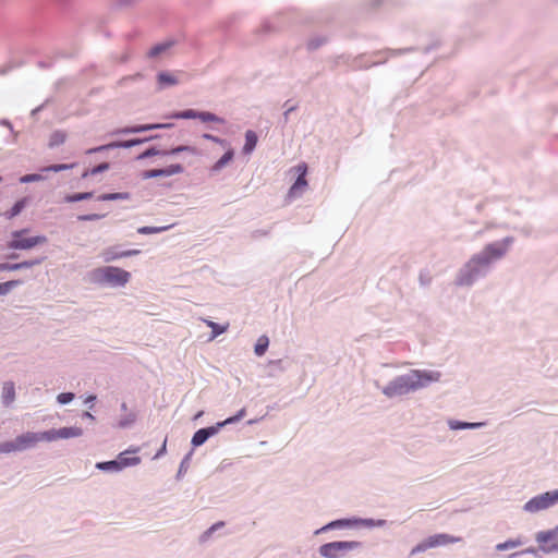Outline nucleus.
<instances>
[{
	"label": "nucleus",
	"mask_w": 558,
	"mask_h": 558,
	"mask_svg": "<svg viewBox=\"0 0 558 558\" xmlns=\"http://www.w3.org/2000/svg\"><path fill=\"white\" fill-rule=\"evenodd\" d=\"M436 377L427 374L414 371L409 375L398 377L391 381L385 389L384 393L388 397L401 396L409 393L410 391L416 390L423 387L425 384L436 380Z\"/></svg>",
	"instance_id": "1"
},
{
	"label": "nucleus",
	"mask_w": 558,
	"mask_h": 558,
	"mask_svg": "<svg viewBox=\"0 0 558 558\" xmlns=\"http://www.w3.org/2000/svg\"><path fill=\"white\" fill-rule=\"evenodd\" d=\"M93 276L99 282L118 287L125 286L131 277L129 271L113 266L99 267L94 270Z\"/></svg>",
	"instance_id": "2"
},
{
	"label": "nucleus",
	"mask_w": 558,
	"mask_h": 558,
	"mask_svg": "<svg viewBox=\"0 0 558 558\" xmlns=\"http://www.w3.org/2000/svg\"><path fill=\"white\" fill-rule=\"evenodd\" d=\"M40 441H46V432H27L17 436L14 440L4 441V453L23 451L28 448L35 447Z\"/></svg>",
	"instance_id": "3"
},
{
	"label": "nucleus",
	"mask_w": 558,
	"mask_h": 558,
	"mask_svg": "<svg viewBox=\"0 0 558 558\" xmlns=\"http://www.w3.org/2000/svg\"><path fill=\"white\" fill-rule=\"evenodd\" d=\"M507 251V241L488 244L480 254L472 257L470 265L488 266L494 260L501 258Z\"/></svg>",
	"instance_id": "4"
},
{
	"label": "nucleus",
	"mask_w": 558,
	"mask_h": 558,
	"mask_svg": "<svg viewBox=\"0 0 558 558\" xmlns=\"http://www.w3.org/2000/svg\"><path fill=\"white\" fill-rule=\"evenodd\" d=\"M27 233L28 229L12 232V239L8 243V247L13 250H31L47 242L45 235L26 236Z\"/></svg>",
	"instance_id": "5"
},
{
	"label": "nucleus",
	"mask_w": 558,
	"mask_h": 558,
	"mask_svg": "<svg viewBox=\"0 0 558 558\" xmlns=\"http://www.w3.org/2000/svg\"><path fill=\"white\" fill-rule=\"evenodd\" d=\"M361 544L354 541H339L324 544L319 547V554L324 558H341L348 551L359 548Z\"/></svg>",
	"instance_id": "6"
},
{
	"label": "nucleus",
	"mask_w": 558,
	"mask_h": 558,
	"mask_svg": "<svg viewBox=\"0 0 558 558\" xmlns=\"http://www.w3.org/2000/svg\"><path fill=\"white\" fill-rule=\"evenodd\" d=\"M244 415H245V409H241L235 416L229 417V418L225 420L223 422L218 423L217 426L198 429L192 438V441H191L192 445L194 447H198V446L203 445L210 436L215 435L218 432L219 427L225 426L227 424H232V423L239 421L240 418H242Z\"/></svg>",
	"instance_id": "7"
},
{
	"label": "nucleus",
	"mask_w": 558,
	"mask_h": 558,
	"mask_svg": "<svg viewBox=\"0 0 558 558\" xmlns=\"http://www.w3.org/2000/svg\"><path fill=\"white\" fill-rule=\"evenodd\" d=\"M558 501V489L541 494L524 505L527 512H537L547 509Z\"/></svg>",
	"instance_id": "8"
},
{
	"label": "nucleus",
	"mask_w": 558,
	"mask_h": 558,
	"mask_svg": "<svg viewBox=\"0 0 558 558\" xmlns=\"http://www.w3.org/2000/svg\"><path fill=\"white\" fill-rule=\"evenodd\" d=\"M460 541H461L460 537H454V536H451L448 534L432 535L428 538H426L424 542L416 545L412 549L411 555H414L420 551H425L428 548H434V547L444 546L447 544L458 543Z\"/></svg>",
	"instance_id": "9"
},
{
	"label": "nucleus",
	"mask_w": 558,
	"mask_h": 558,
	"mask_svg": "<svg viewBox=\"0 0 558 558\" xmlns=\"http://www.w3.org/2000/svg\"><path fill=\"white\" fill-rule=\"evenodd\" d=\"M298 174V179L293 183V185L290 187L288 196L293 198L298 197L303 194V192L307 187V181L305 179L307 173V165L305 162H301L296 165L294 168L291 169Z\"/></svg>",
	"instance_id": "10"
},
{
	"label": "nucleus",
	"mask_w": 558,
	"mask_h": 558,
	"mask_svg": "<svg viewBox=\"0 0 558 558\" xmlns=\"http://www.w3.org/2000/svg\"><path fill=\"white\" fill-rule=\"evenodd\" d=\"M536 541L542 550L546 553L558 551V527L549 532H541Z\"/></svg>",
	"instance_id": "11"
},
{
	"label": "nucleus",
	"mask_w": 558,
	"mask_h": 558,
	"mask_svg": "<svg viewBox=\"0 0 558 558\" xmlns=\"http://www.w3.org/2000/svg\"><path fill=\"white\" fill-rule=\"evenodd\" d=\"M83 430L81 427L72 426V427H62L59 429H50L46 430V441L51 442L58 439H68L75 438L82 436Z\"/></svg>",
	"instance_id": "12"
},
{
	"label": "nucleus",
	"mask_w": 558,
	"mask_h": 558,
	"mask_svg": "<svg viewBox=\"0 0 558 558\" xmlns=\"http://www.w3.org/2000/svg\"><path fill=\"white\" fill-rule=\"evenodd\" d=\"M140 254V250H128V251H117L116 247H108L104 250L101 253V256L106 263L113 262L116 259L122 258V257H129Z\"/></svg>",
	"instance_id": "13"
},
{
	"label": "nucleus",
	"mask_w": 558,
	"mask_h": 558,
	"mask_svg": "<svg viewBox=\"0 0 558 558\" xmlns=\"http://www.w3.org/2000/svg\"><path fill=\"white\" fill-rule=\"evenodd\" d=\"M138 448L132 449V450H125L121 452L118 457V461L120 464L121 470L128 466L137 465L141 462V458L137 456L129 457L130 453H137Z\"/></svg>",
	"instance_id": "14"
},
{
	"label": "nucleus",
	"mask_w": 558,
	"mask_h": 558,
	"mask_svg": "<svg viewBox=\"0 0 558 558\" xmlns=\"http://www.w3.org/2000/svg\"><path fill=\"white\" fill-rule=\"evenodd\" d=\"M29 201L31 198L27 196L22 197L21 199L16 201L10 209L4 211L3 216L7 219H13L24 210V208L29 204Z\"/></svg>",
	"instance_id": "15"
},
{
	"label": "nucleus",
	"mask_w": 558,
	"mask_h": 558,
	"mask_svg": "<svg viewBox=\"0 0 558 558\" xmlns=\"http://www.w3.org/2000/svg\"><path fill=\"white\" fill-rule=\"evenodd\" d=\"M15 399V387L12 381H7L2 387V401L5 405H10Z\"/></svg>",
	"instance_id": "16"
},
{
	"label": "nucleus",
	"mask_w": 558,
	"mask_h": 558,
	"mask_svg": "<svg viewBox=\"0 0 558 558\" xmlns=\"http://www.w3.org/2000/svg\"><path fill=\"white\" fill-rule=\"evenodd\" d=\"M234 153L232 149H228L225 155L215 162V165L211 167V171L218 172L220 171L225 166H227L232 159H233Z\"/></svg>",
	"instance_id": "17"
},
{
	"label": "nucleus",
	"mask_w": 558,
	"mask_h": 558,
	"mask_svg": "<svg viewBox=\"0 0 558 558\" xmlns=\"http://www.w3.org/2000/svg\"><path fill=\"white\" fill-rule=\"evenodd\" d=\"M257 144V136L255 134V132L253 131H247L245 133V144H244V147H243V151L245 154H250L256 146Z\"/></svg>",
	"instance_id": "18"
},
{
	"label": "nucleus",
	"mask_w": 558,
	"mask_h": 558,
	"mask_svg": "<svg viewBox=\"0 0 558 558\" xmlns=\"http://www.w3.org/2000/svg\"><path fill=\"white\" fill-rule=\"evenodd\" d=\"M170 126H171V124H169V123L145 124V125L133 126V128L129 129L128 132L138 133V132L148 131V130H155V129H168Z\"/></svg>",
	"instance_id": "19"
},
{
	"label": "nucleus",
	"mask_w": 558,
	"mask_h": 558,
	"mask_svg": "<svg viewBox=\"0 0 558 558\" xmlns=\"http://www.w3.org/2000/svg\"><path fill=\"white\" fill-rule=\"evenodd\" d=\"M204 322L206 323V325H207L208 327H210V328H211L213 333H211L210 339H215V338H216V337H218L219 335L223 333L225 331H227V329H228V327H229V325H228V324H227V325L221 326V325H219V324H217V323H215V322L208 320V319H205Z\"/></svg>",
	"instance_id": "20"
},
{
	"label": "nucleus",
	"mask_w": 558,
	"mask_h": 558,
	"mask_svg": "<svg viewBox=\"0 0 558 558\" xmlns=\"http://www.w3.org/2000/svg\"><path fill=\"white\" fill-rule=\"evenodd\" d=\"M268 345H269L268 338L266 336L259 337L257 340V343L255 345V349H254L256 355H258V356L264 355Z\"/></svg>",
	"instance_id": "21"
},
{
	"label": "nucleus",
	"mask_w": 558,
	"mask_h": 558,
	"mask_svg": "<svg viewBox=\"0 0 558 558\" xmlns=\"http://www.w3.org/2000/svg\"><path fill=\"white\" fill-rule=\"evenodd\" d=\"M66 135L61 131H56L50 135L49 147H54L65 142Z\"/></svg>",
	"instance_id": "22"
},
{
	"label": "nucleus",
	"mask_w": 558,
	"mask_h": 558,
	"mask_svg": "<svg viewBox=\"0 0 558 558\" xmlns=\"http://www.w3.org/2000/svg\"><path fill=\"white\" fill-rule=\"evenodd\" d=\"M96 468L102 471H121L118 459L107 462H99Z\"/></svg>",
	"instance_id": "23"
},
{
	"label": "nucleus",
	"mask_w": 558,
	"mask_h": 558,
	"mask_svg": "<svg viewBox=\"0 0 558 558\" xmlns=\"http://www.w3.org/2000/svg\"><path fill=\"white\" fill-rule=\"evenodd\" d=\"M197 119L202 120L203 122H216V123L225 122V120L222 118H219L218 116H216L211 112H207V111L199 112V114H197Z\"/></svg>",
	"instance_id": "24"
},
{
	"label": "nucleus",
	"mask_w": 558,
	"mask_h": 558,
	"mask_svg": "<svg viewBox=\"0 0 558 558\" xmlns=\"http://www.w3.org/2000/svg\"><path fill=\"white\" fill-rule=\"evenodd\" d=\"M92 196H93V193H90V192L76 193V194H72V195H66L64 201L66 203H74V202L89 199V198H92Z\"/></svg>",
	"instance_id": "25"
},
{
	"label": "nucleus",
	"mask_w": 558,
	"mask_h": 558,
	"mask_svg": "<svg viewBox=\"0 0 558 558\" xmlns=\"http://www.w3.org/2000/svg\"><path fill=\"white\" fill-rule=\"evenodd\" d=\"M136 143H138V141H128L123 144H110V145H105V146H99V147H96V148H90L86 151V154H93V153H96V151H100V150H104V149H107V148H110V147H116V146H123V147H131L133 145H135Z\"/></svg>",
	"instance_id": "26"
},
{
	"label": "nucleus",
	"mask_w": 558,
	"mask_h": 558,
	"mask_svg": "<svg viewBox=\"0 0 558 558\" xmlns=\"http://www.w3.org/2000/svg\"><path fill=\"white\" fill-rule=\"evenodd\" d=\"M158 82L160 85H174L178 83L177 78L167 72H161L158 74Z\"/></svg>",
	"instance_id": "27"
},
{
	"label": "nucleus",
	"mask_w": 558,
	"mask_h": 558,
	"mask_svg": "<svg viewBox=\"0 0 558 558\" xmlns=\"http://www.w3.org/2000/svg\"><path fill=\"white\" fill-rule=\"evenodd\" d=\"M197 114H199L198 111H195L193 109H187L181 112H177L172 114L171 117L174 119H197Z\"/></svg>",
	"instance_id": "28"
},
{
	"label": "nucleus",
	"mask_w": 558,
	"mask_h": 558,
	"mask_svg": "<svg viewBox=\"0 0 558 558\" xmlns=\"http://www.w3.org/2000/svg\"><path fill=\"white\" fill-rule=\"evenodd\" d=\"M521 545H522V542L520 539H515V541L511 539V541H507L505 543L497 544L496 549L499 551H502V550H507L510 548L519 547Z\"/></svg>",
	"instance_id": "29"
},
{
	"label": "nucleus",
	"mask_w": 558,
	"mask_h": 558,
	"mask_svg": "<svg viewBox=\"0 0 558 558\" xmlns=\"http://www.w3.org/2000/svg\"><path fill=\"white\" fill-rule=\"evenodd\" d=\"M21 283L19 280H11L3 283H0V295H5L13 288L17 287Z\"/></svg>",
	"instance_id": "30"
},
{
	"label": "nucleus",
	"mask_w": 558,
	"mask_h": 558,
	"mask_svg": "<svg viewBox=\"0 0 558 558\" xmlns=\"http://www.w3.org/2000/svg\"><path fill=\"white\" fill-rule=\"evenodd\" d=\"M128 198V194L125 193H108L102 194L98 197L99 201H116V199H125Z\"/></svg>",
	"instance_id": "31"
},
{
	"label": "nucleus",
	"mask_w": 558,
	"mask_h": 558,
	"mask_svg": "<svg viewBox=\"0 0 558 558\" xmlns=\"http://www.w3.org/2000/svg\"><path fill=\"white\" fill-rule=\"evenodd\" d=\"M74 166H75L74 163H72V165H65V163L52 165V166L43 168V171L60 172L63 170L72 169V168H74Z\"/></svg>",
	"instance_id": "32"
},
{
	"label": "nucleus",
	"mask_w": 558,
	"mask_h": 558,
	"mask_svg": "<svg viewBox=\"0 0 558 558\" xmlns=\"http://www.w3.org/2000/svg\"><path fill=\"white\" fill-rule=\"evenodd\" d=\"M167 229L168 227H141L137 229V232L141 234H153L165 231Z\"/></svg>",
	"instance_id": "33"
},
{
	"label": "nucleus",
	"mask_w": 558,
	"mask_h": 558,
	"mask_svg": "<svg viewBox=\"0 0 558 558\" xmlns=\"http://www.w3.org/2000/svg\"><path fill=\"white\" fill-rule=\"evenodd\" d=\"M182 151H189V153H191L193 155L197 154L196 148L192 147V146H178V147H174V148L170 149L166 154L177 155V154L182 153Z\"/></svg>",
	"instance_id": "34"
},
{
	"label": "nucleus",
	"mask_w": 558,
	"mask_h": 558,
	"mask_svg": "<svg viewBox=\"0 0 558 558\" xmlns=\"http://www.w3.org/2000/svg\"><path fill=\"white\" fill-rule=\"evenodd\" d=\"M166 177L179 174L183 172V167L180 163H173L165 168Z\"/></svg>",
	"instance_id": "35"
},
{
	"label": "nucleus",
	"mask_w": 558,
	"mask_h": 558,
	"mask_svg": "<svg viewBox=\"0 0 558 558\" xmlns=\"http://www.w3.org/2000/svg\"><path fill=\"white\" fill-rule=\"evenodd\" d=\"M108 168H109V165L107 162L100 163L97 167L93 168L90 171H85L82 174V178H87L88 175L97 174L99 172L107 170Z\"/></svg>",
	"instance_id": "36"
},
{
	"label": "nucleus",
	"mask_w": 558,
	"mask_h": 558,
	"mask_svg": "<svg viewBox=\"0 0 558 558\" xmlns=\"http://www.w3.org/2000/svg\"><path fill=\"white\" fill-rule=\"evenodd\" d=\"M144 179H151L157 177H166L165 169H151L143 174Z\"/></svg>",
	"instance_id": "37"
},
{
	"label": "nucleus",
	"mask_w": 558,
	"mask_h": 558,
	"mask_svg": "<svg viewBox=\"0 0 558 558\" xmlns=\"http://www.w3.org/2000/svg\"><path fill=\"white\" fill-rule=\"evenodd\" d=\"M40 180H43V175L37 174V173L25 174V175L20 178V182L21 183L37 182V181H40Z\"/></svg>",
	"instance_id": "38"
},
{
	"label": "nucleus",
	"mask_w": 558,
	"mask_h": 558,
	"mask_svg": "<svg viewBox=\"0 0 558 558\" xmlns=\"http://www.w3.org/2000/svg\"><path fill=\"white\" fill-rule=\"evenodd\" d=\"M58 402L61 404H66L74 399V395L72 392H62L58 397Z\"/></svg>",
	"instance_id": "39"
},
{
	"label": "nucleus",
	"mask_w": 558,
	"mask_h": 558,
	"mask_svg": "<svg viewBox=\"0 0 558 558\" xmlns=\"http://www.w3.org/2000/svg\"><path fill=\"white\" fill-rule=\"evenodd\" d=\"M203 138L211 141L214 143H217L221 146H226V144H227L225 140H221V138L214 136L211 134H208V133L203 134Z\"/></svg>",
	"instance_id": "40"
},
{
	"label": "nucleus",
	"mask_w": 558,
	"mask_h": 558,
	"mask_svg": "<svg viewBox=\"0 0 558 558\" xmlns=\"http://www.w3.org/2000/svg\"><path fill=\"white\" fill-rule=\"evenodd\" d=\"M167 45H157L155 47H153L149 51V56L150 57H156L158 56L159 53H161L162 51H165L167 49Z\"/></svg>",
	"instance_id": "41"
},
{
	"label": "nucleus",
	"mask_w": 558,
	"mask_h": 558,
	"mask_svg": "<svg viewBox=\"0 0 558 558\" xmlns=\"http://www.w3.org/2000/svg\"><path fill=\"white\" fill-rule=\"evenodd\" d=\"M100 218H102V215H98V214H89V215L78 216V219L82 221L98 220Z\"/></svg>",
	"instance_id": "42"
},
{
	"label": "nucleus",
	"mask_w": 558,
	"mask_h": 558,
	"mask_svg": "<svg viewBox=\"0 0 558 558\" xmlns=\"http://www.w3.org/2000/svg\"><path fill=\"white\" fill-rule=\"evenodd\" d=\"M19 269H20V266H16V264H8V263L0 264V271H4V270L13 271V270H19Z\"/></svg>",
	"instance_id": "43"
},
{
	"label": "nucleus",
	"mask_w": 558,
	"mask_h": 558,
	"mask_svg": "<svg viewBox=\"0 0 558 558\" xmlns=\"http://www.w3.org/2000/svg\"><path fill=\"white\" fill-rule=\"evenodd\" d=\"M159 154V150L155 149V148H149L147 150H145L143 154L140 155V159H144V158H147V157H150V156H155V155H158Z\"/></svg>",
	"instance_id": "44"
},
{
	"label": "nucleus",
	"mask_w": 558,
	"mask_h": 558,
	"mask_svg": "<svg viewBox=\"0 0 558 558\" xmlns=\"http://www.w3.org/2000/svg\"><path fill=\"white\" fill-rule=\"evenodd\" d=\"M40 260L36 259V260H28V262H22V263H17L16 266H20V269L22 268H29L34 265H37L39 264Z\"/></svg>",
	"instance_id": "45"
},
{
	"label": "nucleus",
	"mask_w": 558,
	"mask_h": 558,
	"mask_svg": "<svg viewBox=\"0 0 558 558\" xmlns=\"http://www.w3.org/2000/svg\"><path fill=\"white\" fill-rule=\"evenodd\" d=\"M225 525L223 522H217L215 523L214 525H211V527L204 534V536H209L214 531H216L217 529H220Z\"/></svg>",
	"instance_id": "46"
},
{
	"label": "nucleus",
	"mask_w": 558,
	"mask_h": 558,
	"mask_svg": "<svg viewBox=\"0 0 558 558\" xmlns=\"http://www.w3.org/2000/svg\"><path fill=\"white\" fill-rule=\"evenodd\" d=\"M225 525L223 522H217L215 523L214 525H211V527L204 534V536H209L214 531H216L217 529H220Z\"/></svg>",
	"instance_id": "47"
},
{
	"label": "nucleus",
	"mask_w": 558,
	"mask_h": 558,
	"mask_svg": "<svg viewBox=\"0 0 558 558\" xmlns=\"http://www.w3.org/2000/svg\"><path fill=\"white\" fill-rule=\"evenodd\" d=\"M476 424H469V423H461L459 425H452L453 428H466V427H474Z\"/></svg>",
	"instance_id": "48"
},
{
	"label": "nucleus",
	"mask_w": 558,
	"mask_h": 558,
	"mask_svg": "<svg viewBox=\"0 0 558 558\" xmlns=\"http://www.w3.org/2000/svg\"><path fill=\"white\" fill-rule=\"evenodd\" d=\"M343 523H344L343 521H336V522L328 524L325 529L333 527L337 525H342Z\"/></svg>",
	"instance_id": "49"
},
{
	"label": "nucleus",
	"mask_w": 558,
	"mask_h": 558,
	"mask_svg": "<svg viewBox=\"0 0 558 558\" xmlns=\"http://www.w3.org/2000/svg\"><path fill=\"white\" fill-rule=\"evenodd\" d=\"M165 451H166V440L163 441L161 449L156 454V458H158L159 456L163 454Z\"/></svg>",
	"instance_id": "50"
},
{
	"label": "nucleus",
	"mask_w": 558,
	"mask_h": 558,
	"mask_svg": "<svg viewBox=\"0 0 558 558\" xmlns=\"http://www.w3.org/2000/svg\"><path fill=\"white\" fill-rule=\"evenodd\" d=\"M84 416H86L87 418L94 420V416L89 412H85Z\"/></svg>",
	"instance_id": "51"
},
{
	"label": "nucleus",
	"mask_w": 558,
	"mask_h": 558,
	"mask_svg": "<svg viewBox=\"0 0 558 558\" xmlns=\"http://www.w3.org/2000/svg\"><path fill=\"white\" fill-rule=\"evenodd\" d=\"M0 453H4V446H3V442L0 444Z\"/></svg>",
	"instance_id": "52"
},
{
	"label": "nucleus",
	"mask_w": 558,
	"mask_h": 558,
	"mask_svg": "<svg viewBox=\"0 0 558 558\" xmlns=\"http://www.w3.org/2000/svg\"><path fill=\"white\" fill-rule=\"evenodd\" d=\"M2 181V178L0 177V182Z\"/></svg>",
	"instance_id": "53"
}]
</instances>
